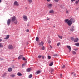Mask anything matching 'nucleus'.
<instances>
[{
    "mask_svg": "<svg viewBox=\"0 0 79 79\" xmlns=\"http://www.w3.org/2000/svg\"><path fill=\"white\" fill-rule=\"evenodd\" d=\"M72 22L71 21V20H69L67 22L68 25H69V26H71V25L72 24Z\"/></svg>",
    "mask_w": 79,
    "mask_h": 79,
    "instance_id": "nucleus-1",
    "label": "nucleus"
},
{
    "mask_svg": "<svg viewBox=\"0 0 79 79\" xmlns=\"http://www.w3.org/2000/svg\"><path fill=\"white\" fill-rule=\"evenodd\" d=\"M16 19V18L15 17L13 16L11 20V22H14V21H15Z\"/></svg>",
    "mask_w": 79,
    "mask_h": 79,
    "instance_id": "nucleus-2",
    "label": "nucleus"
},
{
    "mask_svg": "<svg viewBox=\"0 0 79 79\" xmlns=\"http://www.w3.org/2000/svg\"><path fill=\"white\" fill-rule=\"evenodd\" d=\"M23 18L24 21H27V16L25 15L23 16Z\"/></svg>",
    "mask_w": 79,
    "mask_h": 79,
    "instance_id": "nucleus-3",
    "label": "nucleus"
},
{
    "mask_svg": "<svg viewBox=\"0 0 79 79\" xmlns=\"http://www.w3.org/2000/svg\"><path fill=\"white\" fill-rule=\"evenodd\" d=\"M13 46L11 45H9L8 46V48L9 49H13Z\"/></svg>",
    "mask_w": 79,
    "mask_h": 79,
    "instance_id": "nucleus-4",
    "label": "nucleus"
},
{
    "mask_svg": "<svg viewBox=\"0 0 79 79\" xmlns=\"http://www.w3.org/2000/svg\"><path fill=\"white\" fill-rule=\"evenodd\" d=\"M74 27L73 26H72L71 27L70 31H72V32H73L74 31Z\"/></svg>",
    "mask_w": 79,
    "mask_h": 79,
    "instance_id": "nucleus-5",
    "label": "nucleus"
},
{
    "mask_svg": "<svg viewBox=\"0 0 79 79\" xmlns=\"http://www.w3.org/2000/svg\"><path fill=\"white\" fill-rule=\"evenodd\" d=\"M67 47L69 49V52H70L71 51V48L70 46H67Z\"/></svg>",
    "mask_w": 79,
    "mask_h": 79,
    "instance_id": "nucleus-6",
    "label": "nucleus"
},
{
    "mask_svg": "<svg viewBox=\"0 0 79 79\" xmlns=\"http://www.w3.org/2000/svg\"><path fill=\"white\" fill-rule=\"evenodd\" d=\"M10 23L11 20L10 19H8L7 21V24H8V25H9V24H10Z\"/></svg>",
    "mask_w": 79,
    "mask_h": 79,
    "instance_id": "nucleus-7",
    "label": "nucleus"
},
{
    "mask_svg": "<svg viewBox=\"0 0 79 79\" xmlns=\"http://www.w3.org/2000/svg\"><path fill=\"white\" fill-rule=\"evenodd\" d=\"M14 5H16V6H19V4L17 1H15L14 2Z\"/></svg>",
    "mask_w": 79,
    "mask_h": 79,
    "instance_id": "nucleus-8",
    "label": "nucleus"
},
{
    "mask_svg": "<svg viewBox=\"0 0 79 79\" xmlns=\"http://www.w3.org/2000/svg\"><path fill=\"white\" fill-rule=\"evenodd\" d=\"M69 20L71 21L72 23H74V22H75V20H74V19L73 18H71Z\"/></svg>",
    "mask_w": 79,
    "mask_h": 79,
    "instance_id": "nucleus-9",
    "label": "nucleus"
},
{
    "mask_svg": "<svg viewBox=\"0 0 79 79\" xmlns=\"http://www.w3.org/2000/svg\"><path fill=\"white\" fill-rule=\"evenodd\" d=\"M23 56L22 55L18 57V60H21V59H22L23 58Z\"/></svg>",
    "mask_w": 79,
    "mask_h": 79,
    "instance_id": "nucleus-10",
    "label": "nucleus"
},
{
    "mask_svg": "<svg viewBox=\"0 0 79 79\" xmlns=\"http://www.w3.org/2000/svg\"><path fill=\"white\" fill-rule=\"evenodd\" d=\"M79 40V39L77 38H76L74 40V42H78V41Z\"/></svg>",
    "mask_w": 79,
    "mask_h": 79,
    "instance_id": "nucleus-11",
    "label": "nucleus"
},
{
    "mask_svg": "<svg viewBox=\"0 0 79 79\" xmlns=\"http://www.w3.org/2000/svg\"><path fill=\"white\" fill-rule=\"evenodd\" d=\"M52 4H50L48 6V7L49 8H51V7H52Z\"/></svg>",
    "mask_w": 79,
    "mask_h": 79,
    "instance_id": "nucleus-12",
    "label": "nucleus"
},
{
    "mask_svg": "<svg viewBox=\"0 0 79 79\" xmlns=\"http://www.w3.org/2000/svg\"><path fill=\"white\" fill-rule=\"evenodd\" d=\"M31 71V68H28L27 69V72H30Z\"/></svg>",
    "mask_w": 79,
    "mask_h": 79,
    "instance_id": "nucleus-13",
    "label": "nucleus"
},
{
    "mask_svg": "<svg viewBox=\"0 0 79 79\" xmlns=\"http://www.w3.org/2000/svg\"><path fill=\"white\" fill-rule=\"evenodd\" d=\"M23 61H25V62L26 63L27 62V60H26V59L24 58V57H23Z\"/></svg>",
    "mask_w": 79,
    "mask_h": 79,
    "instance_id": "nucleus-14",
    "label": "nucleus"
},
{
    "mask_svg": "<svg viewBox=\"0 0 79 79\" xmlns=\"http://www.w3.org/2000/svg\"><path fill=\"white\" fill-rule=\"evenodd\" d=\"M9 37H10V36H9V35H7L6 36V37L5 38V39H6V40L8 39H9Z\"/></svg>",
    "mask_w": 79,
    "mask_h": 79,
    "instance_id": "nucleus-15",
    "label": "nucleus"
},
{
    "mask_svg": "<svg viewBox=\"0 0 79 79\" xmlns=\"http://www.w3.org/2000/svg\"><path fill=\"white\" fill-rule=\"evenodd\" d=\"M8 71L9 72L11 71H12V68H9L8 69Z\"/></svg>",
    "mask_w": 79,
    "mask_h": 79,
    "instance_id": "nucleus-16",
    "label": "nucleus"
},
{
    "mask_svg": "<svg viewBox=\"0 0 79 79\" xmlns=\"http://www.w3.org/2000/svg\"><path fill=\"white\" fill-rule=\"evenodd\" d=\"M54 13V11H53V10H51L49 11V13Z\"/></svg>",
    "mask_w": 79,
    "mask_h": 79,
    "instance_id": "nucleus-17",
    "label": "nucleus"
},
{
    "mask_svg": "<svg viewBox=\"0 0 79 79\" xmlns=\"http://www.w3.org/2000/svg\"><path fill=\"white\" fill-rule=\"evenodd\" d=\"M75 45H76V46H77V47L79 46V44L78 43H75Z\"/></svg>",
    "mask_w": 79,
    "mask_h": 79,
    "instance_id": "nucleus-18",
    "label": "nucleus"
},
{
    "mask_svg": "<svg viewBox=\"0 0 79 79\" xmlns=\"http://www.w3.org/2000/svg\"><path fill=\"white\" fill-rule=\"evenodd\" d=\"M26 65V63H24L22 65V68H23L24 66H25Z\"/></svg>",
    "mask_w": 79,
    "mask_h": 79,
    "instance_id": "nucleus-19",
    "label": "nucleus"
},
{
    "mask_svg": "<svg viewBox=\"0 0 79 79\" xmlns=\"http://www.w3.org/2000/svg\"><path fill=\"white\" fill-rule=\"evenodd\" d=\"M17 75L18 76H22V74L21 73H17Z\"/></svg>",
    "mask_w": 79,
    "mask_h": 79,
    "instance_id": "nucleus-20",
    "label": "nucleus"
},
{
    "mask_svg": "<svg viewBox=\"0 0 79 79\" xmlns=\"http://www.w3.org/2000/svg\"><path fill=\"white\" fill-rule=\"evenodd\" d=\"M14 23L15 24H17L18 23V21L16 19L14 22Z\"/></svg>",
    "mask_w": 79,
    "mask_h": 79,
    "instance_id": "nucleus-21",
    "label": "nucleus"
},
{
    "mask_svg": "<svg viewBox=\"0 0 79 79\" xmlns=\"http://www.w3.org/2000/svg\"><path fill=\"white\" fill-rule=\"evenodd\" d=\"M58 37L60 38V39H63V36H60L58 35Z\"/></svg>",
    "mask_w": 79,
    "mask_h": 79,
    "instance_id": "nucleus-22",
    "label": "nucleus"
},
{
    "mask_svg": "<svg viewBox=\"0 0 79 79\" xmlns=\"http://www.w3.org/2000/svg\"><path fill=\"white\" fill-rule=\"evenodd\" d=\"M69 19H66L64 20L65 23H68V22L69 21Z\"/></svg>",
    "mask_w": 79,
    "mask_h": 79,
    "instance_id": "nucleus-23",
    "label": "nucleus"
},
{
    "mask_svg": "<svg viewBox=\"0 0 79 79\" xmlns=\"http://www.w3.org/2000/svg\"><path fill=\"white\" fill-rule=\"evenodd\" d=\"M15 76L16 75L15 74H12L10 75V76H11V77H15Z\"/></svg>",
    "mask_w": 79,
    "mask_h": 79,
    "instance_id": "nucleus-24",
    "label": "nucleus"
},
{
    "mask_svg": "<svg viewBox=\"0 0 79 79\" xmlns=\"http://www.w3.org/2000/svg\"><path fill=\"white\" fill-rule=\"evenodd\" d=\"M36 74H40V71H38L36 72Z\"/></svg>",
    "mask_w": 79,
    "mask_h": 79,
    "instance_id": "nucleus-25",
    "label": "nucleus"
},
{
    "mask_svg": "<svg viewBox=\"0 0 79 79\" xmlns=\"http://www.w3.org/2000/svg\"><path fill=\"white\" fill-rule=\"evenodd\" d=\"M32 77V75L30 74L29 75L28 77H29V78H31V77Z\"/></svg>",
    "mask_w": 79,
    "mask_h": 79,
    "instance_id": "nucleus-26",
    "label": "nucleus"
},
{
    "mask_svg": "<svg viewBox=\"0 0 79 79\" xmlns=\"http://www.w3.org/2000/svg\"><path fill=\"white\" fill-rule=\"evenodd\" d=\"M36 40L37 42H38V41L39 40V37H37L36 38Z\"/></svg>",
    "mask_w": 79,
    "mask_h": 79,
    "instance_id": "nucleus-27",
    "label": "nucleus"
},
{
    "mask_svg": "<svg viewBox=\"0 0 79 79\" xmlns=\"http://www.w3.org/2000/svg\"><path fill=\"white\" fill-rule=\"evenodd\" d=\"M72 53L74 55H76V52L73 51H72Z\"/></svg>",
    "mask_w": 79,
    "mask_h": 79,
    "instance_id": "nucleus-28",
    "label": "nucleus"
},
{
    "mask_svg": "<svg viewBox=\"0 0 79 79\" xmlns=\"http://www.w3.org/2000/svg\"><path fill=\"white\" fill-rule=\"evenodd\" d=\"M54 71V69H51V70H49V72L51 73H52V72H53V71Z\"/></svg>",
    "mask_w": 79,
    "mask_h": 79,
    "instance_id": "nucleus-29",
    "label": "nucleus"
},
{
    "mask_svg": "<svg viewBox=\"0 0 79 79\" xmlns=\"http://www.w3.org/2000/svg\"><path fill=\"white\" fill-rule=\"evenodd\" d=\"M53 64V62H52L51 64H49V66H52Z\"/></svg>",
    "mask_w": 79,
    "mask_h": 79,
    "instance_id": "nucleus-30",
    "label": "nucleus"
},
{
    "mask_svg": "<svg viewBox=\"0 0 79 79\" xmlns=\"http://www.w3.org/2000/svg\"><path fill=\"white\" fill-rule=\"evenodd\" d=\"M41 49L42 50H45V47L43 46V47L41 48Z\"/></svg>",
    "mask_w": 79,
    "mask_h": 79,
    "instance_id": "nucleus-31",
    "label": "nucleus"
},
{
    "mask_svg": "<svg viewBox=\"0 0 79 79\" xmlns=\"http://www.w3.org/2000/svg\"><path fill=\"white\" fill-rule=\"evenodd\" d=\"M74 39H75L74 38V37H72L71 38V40H73V41L74 40Z\"/></svg>",
    "mask_w": 79,
    "mask_h": 79,
    "instance_id": "nucleus-32",
    "label": "nucleus"
},
{
    "mask_svg": "<svg viewBox=\"0 0 79 79\" xmlns=\"http://www.w3.org/2000/svg\"><path fill=\"white\" fill-rule=\"evenodd\" d=\"M44 44V42H43V41H42L41 42V45H42V46H43Z\"/></svg>",
    "mask_w": 79,
    "mask_h": 79,
    "instance_id": "nucleus-33",
    "label": "nucleus"
},
{
    "mask_svg": "<svg viewBox=\"0 0 79 79\" xmlns=\"http://www.w3.org/2000/svg\"><path fill=\"white\" fill-rule=\"evenodd\" d=\"M54 56H58V54H54L53 55Z\"/></svg>",
    "mask_w": 79,
    "mask_h": 79,
    "instance_id": "nucleus-34",
    "label": "nucleus"
},
{
    "mask_svg": "<svg viewBox=\"0 0 79 79\" xmlns=\"http://www.w3.org/2000/svg\"><path fill=\"white\" fill-rule=\"evenodd\" d=\"M0 47H3V45L2 44V43H0Z\"/></svg>",
    "mask_w": 79,
    "mask_h": 79,
    "instance_id": "nucleus-35",
    "label": "nucleus"
},
{
    "mask_svg": "<svg viewBox=\"0 0 79 79\" xmlns=\"http://www.w3.org/2000/svg\"><path fill=\"white\" fill-rule=\"evenodd\" d=\"M48 59H51V56H48Z\"/></svg>",
    "mask_w": 79,
    "mask_h": 79,
    "instance_id": "nucleus-36",
    "label": "nucleus"
},
{
    "mask_svg": "<svg viewBox=\"0 0 79 79\" xmlns=\"http://www.w3.org/2000/svg\"><path fill=\"white\" fill-rule=\"evenodd\" d=\"M60 42L58 43L57 44V46H59V45H60Z\"/></svg>",
    "mask_w": 79,
    "mask_h": 79,
    "instance_id": "nucleus-37",
    "label": "nucleus"
},
{
    "mask_svg": "<svg viewBox=\"0 0 79 79\" xmlns=\"http://www.w3.org/2000/svg\"><path fill=\"white\" fill-rule=\"evenodd\" d=\"M28 2L29 3H31L32 2V0H28Z\"/></svg>",
    "mask_w": 79,
    "mask_h": 79,
    "instance_id": "nucleus-38",
    "label": "nucleus"
},
{
    "mask_svg": "<svg viewBox=\"0 0 79 79\" xmlns=\"http://www.w3.org/2000/svg\"><path fill=\"white\" fill-rule=\"evenodd\" d=\"M42 57V56H38V57L39 58H41Z\"/></svg>",
    "mask_w": 79,
    "mask_h": 79,
    "instance_id": "nucleus-39",
    "label": "nucleus"
},
{
    "mask_svg": "<svg viewBox=\"0 0 79 79\" xmlns=\"http://www.w3.org/2000/svg\"><path fill=\"white\" fill-rule=\"evenodd\" d=\"M78 1H76L75 2V3L76 4H77V3H78Z\"/></svg>",
    "mask_w": 79,
    "mask_h": 79,
    "instance_id": "nucleus-40",
    "label": "nucleus"
},
{
    "mask_svg": "<svg viewBox=\"0 0 79 79\" xmlns=\"http://www.w3.org/2000/svg\"><path fill=\"white\" fill-rule=\"evenodd\" d=\"M48 44H50V43H51V41L48 40Z\"/></svg>",
    "mask_w": 79,
    "mask_h": 79,
    "instance_id": "nucleus-41",
    "label": "nucleus"
},
{
    "mask_svg": "<svg viewBox=\"0 0 79 79\" xmlns=\"http://www.w3.org/2000/svg\"><path fill=\"white\" fill-rule=\"evenodd\" d=\"M65 67V65H64L62 67V68H64Z\"/></svg>",
    "mask_w": 79,
    "mask_h": 79,
    "instance_id": "nucleus-42",
    "label": "nucleus"
},
{
    "mask_svg": "<svg viewBox=\"0 0 79 79\" xmlns=\"http://www.w3.org/2000/svg\"><path fill=\"white\" fill-rule=\"evenodd\" d=\"M54 1L56 2H58L59 1H58V0H54Z\"/></svg>",
    "mask_w": 79,
    "mask_h": 79,
    "instance_id": "nucleus-43",
    "label": "nucleus"
},
{
    "mask_svg": "<svg viewBox=\"0 0 79 79\" xmlns=\"http://www.w3.org/2000/svg\"><path fill=\"white\" fill-rule=\"evenodd\" d=\"M39 45L40 46H41V45H42V43H40L39 44Z\"/></svg>",
    "mask_w": 79,
    "mask_h": 79,
    "instance_id": "nucleus-44",
    "label": "nucleus"
},
{
    "mask_svg": "<svg viewBox=\"0 0 79 79\" xmlns=\"http://www.w3.org/2000/svg\"><path fill=\"white\" fill-rule=\"evenodd\" d=\"M77 50H78V48H76V49H74L75 51H77Z\"/></svg>",
    "mask_w": 79,
    "mask_h": 79,
    "instance_id": "nucleus-45",
    "label": "nucleus"
},
{
    "mask_svg": "<svg viewBox=\"0 0 79 79\" xmlns=\"http://www.w3.org/2000/svg\"><path fill=\"white\" fill-rule=\"evenodd\" d=\"M71 2H74V1H76V0H71Z\"/></svg>",
    "mask_w": 79,
    "mask_h": 79,
    "instance_id": "nucleus-46",
    "label": "nucleus"
},
{
    "mask_svg": "<svg viewBox=\"0 0 79 79\" xmlns=\"http://www.w3.org/2000/svg\"><path fill=\"white\" fill-rule=\"evenodd\" d=\"M29 31V29L27 30L26 32H28Z\"/></svg>",
    "mask_w": 79,
    "mask_h": 79,
    "instance_id": "nucleus-47",
    "label": "nucleus"
},
{
    "mask_svg": "<svg viewBox=\"0 0 79 79\" xmlns=\"http://www.w3.org/2000/svg\"><path fill=\"white\" fill-rule=\"evenodd\" d=\"M60 78H61L62 77V74H60Z\"/></svg>",
    "mask_w": 79,
    "mask_h": 79,
    "instance_id": "nucleus-48",
    "label": "nucleus"
},
{
    "mask_svg": "<svg viewBox=\"0 0 79 79\" xmlns=\"http://www.w3.org/2000/svg\"><path fill=\"white\" fill-rule=\"evenodd\" d=\"M2 39H0V42H2Z\"/></svg>",
    "mask_w": 79,
    "mask_h": 79,
    "instance_id": "nucleus-49",
    "label": "nucleus"
},
{
    "mask_svg": "<svg viewBox=\"0 0 79 79\" xmlns=\"http://www.w3.org/2000/svg\"><path fill=\"white\" fill-rule=\"evenodd\" d=\"M47 2H50V0H47Z\"/></svg>",
    "mask_w": 79,
    "mask_h": 79,
    "instance_id": "nucleus-50",
    "label": "nucleus"
},
{
    "mask_svg": "<svg viewBox=\"0 0 79 79\" xmlns=\"http://www.w3.org/2000/svg\"><path fill=\"white\" fill-rule=\"evenodd\" d=\"M45 58V57L44 56H42V58L44 59Z\"/></svg>",
    "mask_w": 79,
    "mask_h": 79,
    "instance_id": "nucleus-51",
    "label": "nucleus"
},
{
    "mask_svg": "<svg viewBox=\"0 0 79 79\" xmlns=\"http://www.w3.org/2000/svg\"><path fill=\"white\" fill-rule=\"evenodd\" d=\"M71 74H74V72L72 73Z\"/></svg>",
    "mask_w": 79,
    "mask_h": 79,
    "instance_id": "nucleus-52",
    "label": "nucleus"
},
{
    "mask_svg": "<svg viewBox=\"0 0 79 79\" xmlns=\"http://www.w3.org/2000/svg\"><path fill=\"white\" fill-rule=\"evenodd\" d=\"M73 76H76V74H73Z\"/></svg>",
    "mask_w": 79,
    "mask_h": 79,
    "instance_id": "nucleus-53",
    "label": "nucleus"
},
{
    "mask_svg": "<svg viewBox=\"0 0 79 79\" xmlns=\"http://www.w3.org/2000/svg\"><path fill=\"white\" fill-rule=\"evenodd\" d=\"M2 2V0H0V3H1Z\"/></svg>",
    "mask_w": 79,
    "mask_h": 79,
    "instance_id": "nucleus-54",
    "label": "nucleus"
},
{
    "mask_svg": "<svg viewBox=\"0 0 79 79\" xmlns=\"http://www.w3.org/2000/svg\"><path fill=\"white\" fill-rule=\"evenodd\" d=\"M67 13H68V11H66Z\"/></svg>",
    "mask_w": 79,
    "mask_h": 79,
    "instance_id": "nucleus-55",
    "label": "nucleus"
},
{
    "mask_svg": "<svg viewBox=\"0 0 79 79\" xmlns=\"http://www.w3.org/2000/svg\"><path fill=\"white\" fill-rule=\"evenodd\" d=\"M47 20H50V19H47Z\"/></svg>",
    "mask_w": 79,
    "mask_h": 79,
    "instance_id": "nucleus-56",
    "label": "nucleus"
},
{
    "mask_svg": "<svg viewBox=\"0 0 79 79\" xmlns=\"http://www.w3.org/2000/svg\"><path fill=\"white\" fill-rule=\"evenodd\" d=\"M50 47H51V48H52V46H51V45H50Z\"/></svg>",
    "mask_w": 79,
    "mask_h": 79,
    "instance_id": "nucleus-57",
    "label": "nucleus"
},
{
    "mask_svg": "<svg viewBox=\"0 0 79 79\" xmlns=\"http://www.w3.org/2000/svg\"><path fill=\"white\" fill-rule=\"evenodd\" d=\"M53 27H55V26H53Z\"/></svg>",
    "mask_w": 79,
    "mask_h": 79,
    "instance_id": "nucleus-58",
    "label": "nucleus"
},
{
    "mask_svg": "<svg viewBox=\"0 0 79 79\" xmlns=\"http://www.w3.org/2000/svg\"><path fill=\"white\" fill-rule=\"evenodd\" d=\"M78 2H79V0H78Z\"/></svg>",
    "mask_w": 79,
    "mask_h": 79,
    "instance_id": "nucleus-59",
    "label": "nucleus"
}]
</instances>
